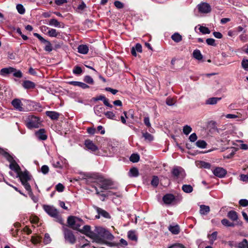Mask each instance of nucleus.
I'll list each match as a JSON object with an SVG mask.
<instances>
[{
	"label": "nucleus",
	"mask_w": 248,
	"mask_h": 248,
	"mask_svg": "<svg viewBox=\"0 0 248 248\" xmlns=\"http://www.w3.org/2000/svg\"><path fill=\"white\" fill-rule=\"evenodd\" d=\"M221 99L220 97H211L206 100L205 103L207 105H215Z\"/></svg>",
	"instance_id": "obj_26"
},
{
	"label": "nucleus",
	"mask_w": 248,
	"mask_h": 248,
	"mask_svg": "<svg viewBox=\"0 0 248 248\" xmlns=\"http://www.w3.org/2000/svg\"><path fill=\"white\" fill-rule=\"evenodd\" d=\"M73 73L75 74L79 75L82 73V70L81 68L78 66H76L75 67L73 71Z\"/></svg>",
	"instance_id": "obj_52"
},
{
	"label": "nucleus",
	"mask_w": 248,
	"mask_h": 248,
	"mask_svg": "<svg viewBox=\"0 0 248 248\" xmlns=\"http://www.w3.org/2000/svg\"><path fill=\"white\" fill-rule=\"evenodd\" d=\"M16 9L18 12L20 14H23L25 11L23 5L20 4H18L16 5Z\"/></svg>",
	"instance_id": "obj_50"
},
{
	"label": "nucleus",
	"mask_w": 248,
	"mask_h": 248,
	"mask_svg": "<svg viewBox=\"0 0 248 248\" xmlns=\"http://www.w3.org/2000/svg\"><path fill=\"white\" fill-rule=\"evenodd\" d=\"M196 145L201 148H205L206 147L207 143L203 140H199L196 142Z\"/></svg>",
	"instance_id": "obj_40"
},
{
	"label": "nucleus",
	"mask_w": 248,
	"mask_h": 248,
	"mask_svg": "<svg viewBox=\"0 0 248 248\" xmlns=\"http://www.w3.org/2000/svg\"><path fill=\"white\" fill-rule=\"evenodd\" d=\"M168 229L173 234H178L180 232V228L178 225L175 226L170 225Z\"/></svg>",
	"instance_id": "obj_25"
},
{
	"label": "nucleus",
	"mask_w": 248,
	"mask_h": 248,
	"mask_svg": "<svg viewBox=\"0 0 248 248\" xmlns=\"http://www.w3.org/2000/svg\"><path fill=\"white\" fill-rule=\"evenodd\" d=\"M142 137L144 138L145 140L147 141L150 142L154 140V137L149 133L142 132Z\"/></svg>",
	"instance_id": "obj_31"
},
{
	"label": "nucleus",
	"mask_w": 248,
	"mask_h": 248,
	"mask_svg": "<svg viewBox=\"0 0 248 248\" xmlns=\"http://www.w3.org/2000/svg\"><path fill=\"white\" fill-rule=\"evenodd\" d=\"M95 209H96L98 215H100L102 217H103L105 218H110V216L109 214L105 210H104L99 207H96Z\"/></svg>",
	"instance_id": "obj_21"
},
{
	"label": "nucleus",
	"mask_w": 248,
	"mask_h": 248,
	"mask_svg": "<svg viewBox=\"0 0 248 248\" xmlns=\"http://www.w3.org/2000/svg\"><path fill=\"white\" fill-rule=\"evenodd\" d=\"M183 248L182 244L175 243L170 246L168 248Z\"/></svg>",
	"instance_id": "obj_64"
},
{
	"label": "nucleus",
	"mask_w": 248,
	"mask_h": 248,
	"mask_svg": "<svg viewBox=\"0 0 248 248\" xmlns=\"http://www.w3.org/2000/svg\"><path fill=\"white\" fill-rule=\"evenodd\" d=\"M86 147L92 151L98 150L97 147L91 140H86L85 142Z\"/></svg>",
	"instance_id": "obj_14"
},
{
	"label": "nucleus",
	"mask_w": 248,
	"mask_h": 248,
	"mask_svg": "<svg viewBox=\"0 0 248 248\" xmlns=\"http://www.w3.org/2000/svg\"><path fill=\"white\" fill-rule=\"evenodd\" d=\"M114 5L118 9H121L124 7V4L119 1H115Z\"/></svg>",
	"instance_id": "obj_59"
},
{
	"label": "nucleus",
	"mask_w": 248,
	"mask_h": 248,
	"mask_svg": "<svg viewBox=\"0 0 248 248\" xmlns=\"http://www.w3.org/2000/svg\"><path fill=\"white\" fill-rule=\"evenodd\" d=\"M144 124L149 128H150V129H149V131L151 132H153V131H152L151 130V124H150V120H149V118L148 117H146L144 118Z\"/></svg>",
	"instance_id": "obj_51"
},
{
	"label": "nucleus",
	"mask_w": 248,
	"mask_h": 248,
	"mask_svg": "<svg viewBox=\"0 0 248 248\" xmlns=\"http://www.w3.org/2000/svg\"><path fill=\"white\" fill-rule=\"evenodd\" d=\"M197 139V136L196 133H194L190 135L189 137V140L191 142L195 141Z\"/></svg>",
	"instance_id": "obj_55"
},
{
	"label": "nucleus",
	"mask_w": 248,
	"mask_h": 248,
	"mask_svg": "<svg viewBox=\"0 0 248 248\" xmlns=\"http://www.w3.org/2000/svg\"><path fill=\"white\" fill-rule=\"evenodd\" d=\"M36 137L41 140H46L47 136L44 129H40L35 133Z\"/></svg>",
	"instance_id": "obj_10"
},
{
	"label": "nucleus",
	"mask_w": 248,
	"mask_h": 248,
	"mask_svg": "<svg viewBox=\"0 0 248 248\" xmlns=\"http://www.w3.org/2000/svg\"><path fill=\"white\" fill-rule=\"evenodd\" d=\"M182 190L186 193H189L192 192L193 187L190 185H184L182 187Z\"/></svg>",
	"instance_id": "obj_33"
},
{
	"label": "nucleus",
	"mask_w": 248,
	"mask_h": 248,
	"mask_svg": "<svg viewBox=\"0 0 248 248\" xmlns=\"http://www.w3.org/2000/svg\"><path fill=\"white\" fill-rule=\"evenodd\" d=\"M98 100H102L103 101V103L105 105H106L107 107H108L110 108H112V105L108 103V99H107L105 96L104 95H99L97 96V99Z\"/></svg>",
	"instance_id": "obj_29"
},
{
	"label": "nucleus",
	"mask_w": 248,
	"mask_h": 248,
	"mask_svg": "<svg viewBox=\"0 0 248 248\" xmlns=\"http://www.w3.org/2000/svg\"><path fill=\"white\" fill-rule=\"evenodd\" d=\"M114 236L108 231L100 227H95L94 232L90 234V238L99 242L103 239L111 240Z\"/></svg>",
	"instance_id": "obj_1"
},
{
	"label": "nucleus",
	"mask_w": 248,
	"mask_h": 248,
	"mask_svg": "<svg viewBox=\"0 0 248 248\" xmlns=\"http://www.w3.org/2000/svg\"><path fill=\"white\" fill-rule=\"evenodd\" d=\"M9 167L11 170L15 171L17 173L21 170L20 167L15 160L10 163Z\"/></svg>",
	"instance_id": "obj_20"
},
{
	"label": "nucleus",
	"mask_w": 248,
	"mask_h": 248,
	"mask_svg": "<svg viewBox=\"0 0 248 248\" xmlns=\"http://www.w3.org/2000/svg\"><path fill=\"white\" fill-rule=\"evenodd\" d=\"M22 184L24 186L25 189L29 191V194L30 196H31L32 195V192L31 191V187L30 184L28 183V182H23L22 183Z\"/></svg>",
	"instance_id": "obj_42"
},
{
	"label": "nucleus",
	"mask_w": 248,
	"mask_h": 248,
	"mask_svg": "<svg viewBox=\"0 0 248 248\" xmlns=\"http://www.w3.org/2000/svg\"><path fill=\"white\" fill-rule=\"evenodd\" d=\"M227 217L233 221H238L237 220L238 219L237 213L233 210L229 211L227 214Z\"/></svg>",
	"instance_id": "obj_18"
},
{
	"label": "nucleus",
	"mask_w": 248,
	"mask_h": 248,
	"mask_svg": "<svg viewBox=\"0 0 248 248\" xmlns=\"http://www.w3.org/2000/svg\"><path fill=\"white\" fill-rule=\"evenodd\" d=\"M98 186L102 189L100 192L112 188L111 186L113 185V182L109 179H106L103 177H99L97 179Z\"/></svg>",
	"instance_id": "obj_4"
},
{
	"label": "nucleus",
	"mask_w": 248,
	"mask_h": 248,
	"mask_svg": "<svg viewBox=\"0 0 248 248\" xmlns=\"http://www.w3.org/2000/svg\"><path fill=\"white\" fill-rule=\"evenodd\" d=\"M17 174L20 178L21 183L28 182L31 179V177L29 175V172L27 170L24 172L20 170L17 173Z\"/></svg>",
	"instance_id": "obj_9"
},
{
	"label": "nucleus",
	"mask_w": 248,
	"mask_h": 248,
	"mask_svg": "<svg viewBox=\"0 0 248 248\" xmlns=\"http://www.w3.org/2000/svg\"><path fill=\"white\" fill-rule=\"evenodd\" d=\"M69 84L74 86H79L84 89L89 88L88 85L79 81H71L69 82Z\"/></svg>",
	"instance_id": "obj_24"
},
{
	"label": "nucleus",
	"mask_w": 248,
	"mask_h": 248,
	"mask_svg": "<svg viewBox=\"0 0 248 248\" xmlns=\"http://www.w3.org/2000/svg\"><path fill=\"white\" fill-rule=\"evenodd\" d=\"M140 160V156L137 154H133L130 157V160L133 162H138Z\"/></svg>",
	"instance_id": "obj_39"
},
{
	"label": "nucleus",
	"mask_w": 248,
	"mask_h": 248,
	"mask_svg": "<svg viewBox=\"0 0 248 248\" xmlns=\"http://www.w3.org/2000/svg\"><path fill=\"white\" fill-rule=\"evenodd\" d=\"M242 66L246 70L248 68V60H243L242 62Z\"/></svg>",
	"instance_id": "obj_62"
},
{
	"label": "nucleus",
	"mask_w": 248,
	"mask_h": 248,
	"mask_svg": "<svg viewBox=\"0 0 248 248\" xmlns=\"http://www.w3.org/2000/svg\"><path fill=\"white\" fill-rule=\"evenodd\" d=\"M49 25L50 26H54L56 27H64V24L61 23L56 19H51L49 21Z\"/></svg>",
	"instance_id": "obj_23"
},
{
	"label": "nucleus",
	"mask_w": 248,
	"mask_h": 248,
	"mask_svg": "<svg viewBox=\"0 0 248 248\" xmlns=\"http://www.w3.org/2000/svg\"><path fill=\"white\" fill-rule=\"evenodd\" d=\"M84 81L90 84H93L94 83L93 79L89 76H86L84 78Z\"/></svg>",
	"instance_id": "obj_48"
},
{
	"label": "nucleus",
	"mask_w": 248,
	"mask_h": 248,
	"mask_svg": "<svg viewBox=\"0 0 248 248\" xmlns=\"http://www.w3.org/2000/svg\"><path fill=\"white\" fill-rule=\"evenodd\" d=\"M16 71V69L12 67L8 68H4L1 69L0 73L1 75H5L6 74H9Z\"/></svg>",
	"instance_id": "obj_19"
},
{
	"label": "nucleus",
	"mask_w": 248,
	"mask_h": 248,
	"mask_svg": "<svg viewBox=\"0 0 248 248\" xmlns=\"http://www.w3.org/2000/svg\"><path fill=\"white\" fill-rule=\"evenodd\" d=\"M199 30L203 34H209L210 33L209 29L204 26H201L199 28Z\"/></svg>",
	"instance_id": "obj_43"
},
{
	"label": "nucleus",
	"mask_w": 248,
	"mask_h": 248,
	"mask_svg": "<svg viewBox=\"0 0 248 248\" xmlns=\"http://www.w3.org/2000/svg\"><path fill=\"white\" fill-rule=\"evenodd\" d=\"M67 223L69 227L79 232V230H81L79 228L83 224L84 222L81 219L78 217L69 216L67 219Z\"/></svg>",
	"instance_id": "obj_3"
},
{
	"label": "nucleus",
	"mask_w": 248,
	"mask_h": 248,
	"mask_svg": "<svg viewBox=\"0 0 248 248\" xmlns=\"http://www.w3.org/2000/svg\"><path fill=\"white\" fill-rule=\"evenodd\" d=\"M13 73V75L15 77L21 78L22 77V74L20 70L17 71L16 70V71L14 72Z\"/></svg>",
	"instance_id": "obj_60"
},
{
	"label": "nucleus",
	"mask_w": 248,
	"mask_h": 248,
	"mask_svg": "<svg viewBox=\"0 0 248 248\" xmlns=\"http://www.w3.org/2000/svg\"><path fill=\"white\" fill-rule=\"evenodd\" d=\"M46 44L45 47V50L46 51H48V52H50L52 50V45H51V44L50 43V42L47 40H46V42H45V43Z\"/></svg>",
	"instance_id": "obj_47"
},
{
	"label": "nucleus",
	"mask_w": 248,
	"mask_h": 248,
	"mask_svg": "<svg viewBox=\"0 0 248 248\" xmlns=\"http://www.w3.org/2000/svg\"><path fill=\"white\" fill-rule=\"evenodd\" d=\"M104 114L108 118L110 119H114L115 117V114L112 111H107L106 112H104Z\"/></svg>",
	"instance_id": "obj_49"
},
{
	"label": "nucleus",
	"mask_w": 248,
	"mask_h": 248,
	"mask_svg": "<svg viewBox=\"0 0 248 248\" xmlns=\"http://www.w3.org/2000/svg\"><path fill=\"white\" fill-rule=\"evenodd\" d=\"M175 200V197L173 194H167L163 197V201L165 204H170Z\"/></svg>",
	"instance_id": "obj_12"
},
{
	"label": "nucleus",
	"mask_w": 248,
	"mask_h": 248,
	"mask_svg": "<svg viewBox=\"0 0 248 248\" xmlns=\"http://www.w3.org/2000/svg\"><path fill=\"white\" fill-rule=\"evenodd\" d=\"M193 56L194 58L198 60H201L202 59V55L199 50H195L193 52Z\"/></svg>",
	"instance_id": "obj_34"
},
{
	"label": "nucleus",
	"mask_w": 248,
	"mask_h": 248,
	"mask_svg": "<svg viewBox=\"0 0 248 248\" xmlns=\"http://www.w3.org/2000/svg\"><path fill=\"white\" fill-rule=\"evenodd\" d=\"M12 104L14 106V107L16 109L19 111H22L23 110V108L22 107V104L20 99H14L12 102Z\"/></svg>",
	"instance_id": "obj_13"
},
{
	"label": "nucleus",
	"mask_w": 248,
	"mask_h": 248,
	"mask_svg": "<svg viewBox=\"0 0 248 248\" xmlns=\"http://www.w3.org/2000/svg\"><path fill=\"white\" fill-rule=\"evenodd\" d=\"M1 151L3 152V155L6 158V159L9 162H12L14 160L13 157L8 153L4 152L1 149H0V151Z\"/></svg>",
	"instance_id": "obj_41"
},
{
	"label": "nucleus",
	"mask_w": 248,
	"mask_h": 248,
	"mask_svg": "<svg viewBox=\"0 0 248 248\" xmlns=\"http://www.w3.org/2000/svg\"><path fill=\"white\" fill-rule=\"evenodd\" d=\"M236 248H248V241L246 239H243L241 242L238 244Z\"/></svg>",
	"instance_id": "obj_38"
},
{
	"label": "nucleus",
	"mask_w": 248,
	"mask_h": 248,
	"mask_svg": "<svg viewBox=\"0 0 248 248\" xmlns=\"http://www.w3.org/2000/svg\"><path fill=\"white\" fill-rule=\"evenodd\" d=\"M45 211L51 217L56 219V220L61 224H63V220L59 215L58 211L53 206L50 205H44Z\"/></svg>",
	"instance_id": "obj_2"
},
{
	"label": "nucleus",
	"mask_w": 248,
	"mask_h": 248,
	"mask_svg": "<svg viewBox=\"0 0 248 248\" xmlns=\"http://www.w3.org/2000/svg\"><path fill=\"white\" fill-rule=\"evenodd\" d=\"M22 84L26 89H33L35 86V83L30 80H25Z\"/></svg>",
	"instance_id": "obj_17"
},
{
	"label": "nucleus",
	"mask_w": 248,
	"mask_h": 248,
	"mask_svg": "<svg viewBox=\"0 0 248 248\" xmlns=\"http://www.w3.org/2000/svg\"><path fill=\"white\" fill-rule=\"evenodd\" d=\"M181 168L178 167H175L173 168L171 173L173 176L178 178L181 173Z\"/></svg>",
	"instance_id": "obj_32"
},
{
	"label": "nucleus",
	"mask_w": 248,
	"mask_h": 248,
	"mask_svg": "<svg viewBox=\"0 0 248 248\" xmlns=\"http://www.w3.org/2000/svg\"><path fill=\"white\" fill-rule=\"evenodd\" d=\"M128 237L130 239L133 241H137L138 240V238L135 234V231H129L128 232Z\"/></svg>",
	"instance_id": "obj_37"
},
{
	"label": "nucleus",
	"mask_w": 248,
	"mask_h": 248,
	"mask_svg": "<svg viewBox=\"0 0 248 248\" xmlns=\"http://www.w3.org/2000/svg\"><path fill=\"white\" fill-rule=\"evenodd\" d=\"M222 225L227 227H234L235 225L241 226L242 222L241 221H237V223H234L229 221L227 219L224 218L221 220Z\"/></svg>",
	"instance_id": "obj_11"
},
{
	"label": "nucleus",
	"mask_w": 248,
	"mask_h": 248,
	"mask_svg": "<svg viewBox=\"0 0 248 248\" xmlns=\"http://www.w3.org/2000/svg\"><path fill=\"white\" fill-rule=\"evenodd\" d=\"M171 39L175 42L178 43L182 40V36L178 33H175L171 36Z\"/></svg>",
	"instance_id": "obj_36"
},
{
	"label": "nucleus",
	"mask_w": 248,
	"mask_h": 248,
	"mask_svg": "<svg viewBox=\"0 0 248 248\" xmlns=\"http://www.w3.org/2000/svg\"><path fill=\"white\" fill-rule=\"evenodd\" d=\"M191 131H192L191 127L188 125H186L184 126L183 127V133L186 135H188L191 132Z\"/></svg>",
	"instance_id": "obj_45"
},
{
	"label": "nucleus",
	"mask_w": 248,
	"mask_h": 248,
	"mask_svg": "<svg viewBox=\"0 0 248 248\" xmlns=\"http://www.w3.org/2000/svg\"><path fill=\"white\" fill-rule=\"evenodd\" d=\"M214 174L218 177L223 178L227 174V171L226 170L221 167L216 168L213 171Z\"/></svg>",
	"instance_id": "obj_8"
},
{
	"label": "nucleus",
	"mask_w": 248,
	"mask_h": 248,
	"mask_svg": "<svg viewBox=\"0 0 248 248\" xmlns=\"http://www.w3.org/2000/svg\"><path fill=\"white\" fill-rule=\"evenodd\" d=\"M64 186L61 183L58 184L56 186V190L59 192H62L63 191L64 189Z\"/></svg>",
	"instance_id": "obj_58"
},
{
	"label": "nucleus",
	"mask_w": 248,
	"mask_h": 248,
	"mask_svg": "<svg viewBox=\"0 0 248 248\" xmlns=\"http://www.w3.org/2000/svg\"><path fill=\"white\" fill-rule=\"evenodd\" d=\"M198 8L199 12L202 13H208L211 10L210 5L206 2H202L199 4Z\"/></svg>",
	"instance_id": "obj_7"
},
{
	"label": "nucleus",
	"mask_w": 248,
	"mask_h": 248,
	"mask_svg": "<svg viewBox=\"0 0 248 248\" xmlns=\"http://www.w3.org/2000/svg\"><path fill=\"white\" fill-rule=\"evenodd\" d=\"M79 232L85 234L89 237H90V234L91 233L94 232V231L93 232L91 230V227L89 225L84 226L82 229L79 230Z\"/></svg>",
	"instance_id": "obj_16"
},
{
	"label": "nucleus",
	"mask_w": 248,
	"mask_h": 248,
	"mask_svg": "<svg viewBox=\"0 0 248 248\" xmlns=\"http://www.w3.org/2000/svg\"><path fill=\"white\" fill-rule=\"evenodd\" d=\"M25 122L26 126L29 129L38 128L40 124L39 119L34 116H29Z\"/></svg>",
	"instance_id": "obj_5"
},
{
	"label": "nucleus",
	"mask_w": 248,
	"mask_h": 248,
	"mask_svg": "<svg viewBox=\"0 0 248 248\" xmlns=\"http://www.w3.org/2000/svg\"><path fill=\"white\" fill-rule=\"evenodd\" d=\"M159 183V179L157 176H154L151 181V185L154 186H157Z\"/></svg>",
	"instance_id": "obj_44"
},
{
	"label": "nucleus",
	"mask_w": 248,
	"mask_h": 248,
	"mask_svg": "<svg viewBox=\"0 0 248 248\" xmlns=\"http://www.w3.org/2000/svg\"><path fill=\"white\" fill-rule=\"evenodd\" d=\"M48 171H49V168L47 166L43 165L41 167V171L43 173L46 174L48 173Z\"/></svg>",
	"instance_id": "obj_57"
},
{
	"label": "nucleus",
	"mask_w": 248,
	"mask_h": 248,
	"mask_svg": "<svg viewBox=\"0 0 248 248\" xmlns=\"http://www.w3.org/2000/svg\"><path fill=\"white\" fill-rule=\"evenodd\" d=\"M240 180L244 182L247 181L248 180V173L247 174H241Z\"/></svg>",
	"instance_id": "obj_63"
},
{
	"label": "nucleus",
	"mask_w": 248,
	"mask_h": 248,
	"mask_svg": "<svg viewBox=\"0 0 248 248\" xmlns=\"http://www.w3.org/2000/svg\"><path fill=\"white\" fill-rule=\"evenodd\" d=\"M206 42L208 45L216 46L215 40L213 38H208L206 40Z\"/></svg>",
	"instance_id": "obj_53"
},
{
	"label": "nucleus",
	"mask_w": 248,
	"mask_h": 248,
	"mask_svg": "<svg viewBox=\"0 0 248 248\" xmlns=\"http://www.w3.org/2000/svg\"><path fill=\"white\" fill-rule=\"evenodd\" d=\"M129 174L130 177H137L139 175V170L136 168H132L130 170Z\"/></svg>",
	"instance_id": "obj_35"
},
{
	"label": "nucleus",
	"mask_w": 248,
	"mask_h": 248,
	"mask_svg": "<svg viewBox=\"0 0 248 248\" xmlns=\"http://www.w3.org/2000/svg\"><path fill=\"white\" fill-rule=\"evenodd\" d=\"M94 110L95 113L99 116H101V113H102L104 110V108L101 105H96L94 107Z\"/></svg>",
	"instance_id": "obj_28"
},
{
	"label": "nucleus",
	"mask_w": 248,
	"mask_h": 248,
	"mask_svg": "<svg viewBox=\"0 0 248 248\" xmlns=\"http://www.w3.org/2000/svg\"><path fill=\"white\" fill-rule=\"evenodd\" d=\"M78 52L80 53L85 54H87L89 51L88 47L85 45H81L78 46Z\"/></svg>",
	"instance_id": "obj_27"
},
{
	"label": "nucleus",
	"mask_w": 248,
	"mask_h": 248,
	"mask_svg": "<svg viewBox=\"0 0 248 248\" xmlns=\"http://www.w3.org/2000/svg\"><path fill=\"white\" fill-rule=\"evenodd\" d=\"M47 33L50 37H57L59 34V33L57 32L55 29H51L49 30Z\"/></svg>",
	"instance_id": "obj_46"
},
{
	"label": "nucleus",
	"mask_w": 248,
	"mask_h": 248,
	"mask_svg": "<svg viewBox=\"0 0 248 248\" xmlns=\"http://www.w3.org/2000/svg\"><path fill=\"white\" fill-rule=\"evenodd\" d=\"M46 116L53 120H58L60 116V114L55 111H46Z\"/></svg>",
	"instance_id": "obj_15"
},
{
	"label": "nucleus",
	"mask_w": 248,
	"mask_h": 248,
	"mask_svg": "<svg viewBox=\"0 0 248 248\" xmlns=\"http://www.w3.org/2000/svg\"><path fill=\"white\" fill-rule=\"evenodd\" d=\"M64 238L66 241L71 244H74L76 242V237L73 233L72 231L65 228L64 229Z\"/></svg>",
	"instance_id": "obj_6"
},
{
	"label": "nucleus",
	"mask_w": 248,
	"mask_h": 248,
	"mask_svg": "<svg viewBox=\"0 0 248 248\" xmlns=\"http://www.w3.org/2000/svg\"><path fill=\"white\" fill-rule=\"evenodd\" d=\"M239 204L243 206L246 207L248 205V201L246 199H242L239 201Z\"/></svg>",
	"instance_id": "obj_56"
},
{
	"label": "nucleus",
	"mask_w": 248,
	"mask_h": 248,
	"mask_svg": "<svg viewBox=\"0 0 248 248\" xmlns=\"http://www.w3.org/2000/svg\"><path fill=\"white\" fill-rule=\"evenodd\" d=\"M34 36L36 37L38 39L43 43H45L46 42V40L44 39L43 37H42L39 34L37 33H34L33 34Z\"/></svg>",
	"instance_id": "obj_54"
},
{
	"label": "nucleus",
	"mask_w": 248,
	"mask_h": 248,
	"mask_svg": "<svg viewBox=\"0 0 248 248\" xmlns=\"http://www.w3.org/2000/svg\"><path fill=\"white\" fill-rule=\"evenodd\" d=\"M197 166L200 168L210 169L211 164L203 161H198L196 163Z\"/></svg>",
	"instance_id": "obj_22"
},
{
	"label": "nucleus",
	"mask_w": 248,
	"mask_h": 248,
	"mask_svg": "<svg viewBox=\"0 0 248 248\" xmlns=\"http://www.w3.org/2000/svg\"><path fill=\"white\" fill-rule=\"evenodd\" d=\"M210 211V207L209 206L202 205L200 206V212L202 215H205L209 213Z\"/></svg>",
	"instance_id": "obj_30"
},
{
	"label": "nucleus",
	"mask_w": 248,
	"mask_h": 248,
	"mask_svg": "<svg viewBox=\"0 0 248 248\" xmlns=\"http://www.w3.org/2000/svg\"><path fill=\"white\" fill-rule=\"evenodd\" d=\"M51 241V238L48 233H46L44 237V242L46 244H48Z\"/></svg>",
	"instance_id": "obj_61"
}]
</instances>
